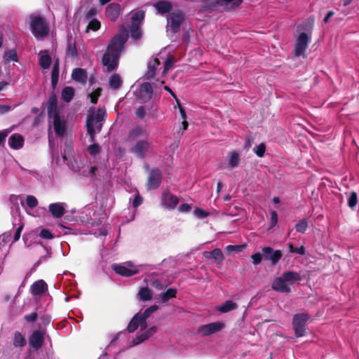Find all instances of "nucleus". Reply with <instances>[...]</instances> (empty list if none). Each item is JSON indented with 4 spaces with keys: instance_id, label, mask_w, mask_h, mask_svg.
<instances>
[{
    "instance_id": "obj_1",
    "label": "nucleus",
    "mask_w": 359,
    "mask_h": 359,
    "mask_svg": "<svg viewBox=\"0 0 359 359\" xmlns=\"http://www.w3.org/2000/svg\"><path fill=\"white\" fill-rule=\"evenodd\" d=\"M127 39V30L121 28L109 42L102 57V65L107 67L108 72H111L118 67V59Z\"/></svg>"
},
{
    "instance_id": "obj_2",
    "label": "nucleus",
    "mask_w": 359,
    "mask_h": 359,
    "mask_svg": "<svg viewBox=\"0 0 359 359\" xmlns=\"http://www.w3.org/2000/svg\"><path fill=\"white\" fill-rule=\"evenodd\" d=\"M48 116L57 136H63L67 129V122L60 109L57 107V97L50 96L48 102Z\"/></svg>"
},
{
    "instance_id": "obj_3",
    "label": "nucleus",
    "mask_w": 359,
    "mask_h": 359,
    "mask_svg": "<svg viewBox=\"0 0 359 359\" xmlns=\"http://www.w3.org/2000/svg\"><path fill=\"white\" fill-rule=\"evenodd\" d=\"M105 116L104 109H95V107H90L88 109L86 126L91 142H94L95 134L101 130Z\"/></svg>"
},
{
    "instance_id": "obj_4",
    "label": "nucleus",
    "mask_w": 359,
    "mask_h": 359,
    "mask_svg": "<svg viewBox=\"0 0 359 359\" xmlns=\"http://www.w3.org/2000/svg\"><path fill=\"white\" fill-rule=\"evenodd\" d=\"M300 280L301 277L298 273L286 271L281 276L273 280L271 287L275 291L288 293L291 291V286Z\"/></svg>"
},
{
    "instance_id": "obj_5",
    "label": "nucleus",
    "mask_w": 359,
    "mask_h": 359,
    "mask_svg": "<svg viewBox=\"0 0 359 359\" xmlns=\"http://www.w3.org/2000/svg\"><path fill=\"white\" fill-rule=\"evenodd\" d=\"M158 309V306L153 305L148 309H147L144 313H137L133 319L130 320L128 326V331L129 332H133L135 330H137L139 327H140V331L142 332L147 327V319L149 317V316L156 311Z\"/></svg>"
},
{
    "instance_id": "obj_6",
    "label": "nucleus",
    "mask_w": 359,
    "mask_h": 359,
    "mask_svg": "<svg viewBox=\"0 0 359 359\" xmlns=\"http://www.w3.org/2000/svg\"><path fill=\"white\" fill-rule=\"evenodd\" d=\"M30 29L37 39L45 37L49 32L48 25L46 20L37 15L30 16Z\"/></svg>"
},
{
    "instance_id": "obj_7",
    "label": "nucleus",
    "mask_w": 359,
    "mask_h": 359,
    "mask_svg": "<svg viewBox=\"0 0 359 359\" xmlns=\"http://www.w3.org/2000/svg\"><path fill=\"white\" fill-rule=\"evenodd\" d=\"M161 60L164 62V69L162 73L163 75L165 74L167 71L172 68L175 63V59L172 56H169L167 58L161 57V55L156 56L149 62L148 71L146 74V76L148 79L152 78L155 76L156 70L157 67L161 65Z\"/></svg>"
},
{
    "instance_id": "obj_8",
    "label": "nucleus",
    "mask_w": 359,
    "mask_h": 359,
    "mask_svg": "<svg viewBox=\"0 0 359 359\" xmlns=\"http://www.w3.org/2000/svg\"><path fill=\"white\" fill-rule=\"evenodd\" d=\"M112 269L122 276H131L138 273L143 269V265H135L133 262H126L121 264H114Z\"/></svg>"
},
{
    "instance_id": "obj_9",
    "label": "nucleus",
    "mask_w": 359,
    "mask_h": 359,
    "mask_svg": "<svg viewBox=\"0 0 359 359\" xmlns=\"http://www.w3.org/2000/svg\"><path fill=\"white\" fill-rule=\"evenodd\" d=\"M308 319L307 314L301 313L294 316L292 325L296 337H299L304 334Z\"/></svg>"
},
{
    "instance_id": "obj_10",
    "label": "nucleus",
    "mask_w": 359,
    "mask_h": 359,
    "mask_svg": "<svg viewBox=\"0 0 359 359\" xmlns=\"http://www.w3.org/2000/svg\"><path fill=\"white\" fill-rule=\"evenodd\" d=\"M153 95V89L150 83H144L140 85L137 90L136 96L137 99L140 102H146L149 101Z\"/></svg>"
},
{
    "instance_id": "obj_11",
    "label": "nucleus",
    "mask_w": 359,
    "mask_h": 359,
    "mask_svg": "<svg viewBox=\"0 0 359 359\" xmlns=\"http://www.w3.org/2000/svg\"><path fill=\"white\" fill-rule=\"evenodd\" d=\"M310 41V36L306 33H301L297 39L294 47V54L296 56L304 55Z\"/></svg>"
},
{
    "instance_id": "obj_12",
    "label": "nucleus",
    "mask_w": 359,
    "mask_h": 359,
    "mask_svg": "<svg viewBox=\"0 0 359 359\" xmlns=\"http://www.w3.org/2000/svg\"><path fill=\"white\" fill-rule=\"evenodd\" d=\"M184 20V17L182 13H172L168 18V30L172 32H177Z\"/></svg>"
},
{
    "instance_id": "obj_13",
    "label": "nucleus",
    "mask_w": 359,
    "mask_h": 359,
    "mask_svg": "<svg viewBox=\"0 0 359 359\" xmlns=\"http://www.w3.org/2000/svg\"><path fill=\"white\" fill-rule=\"evenodd\" d=\"M224 324L221 322H215L201 326L198 332L201 335L208 336L222 330Z\"/></svg>"
},
{
    "instance_id": "obj_14",
    "label": "nucleus",
    "mask_w": 359,
    "mask_h": 359,
    "mask_svg": "<svg viewBox=\"0 0 359 359\" xmlns=\"http://www.w3.org/2000/svg\"><path fill=\"white\" fill-rule=\"evenodd\" d=\"M264 257L271 262L272 265H275L282 257V252L279 250H274L271 247H264L262 248Z\"/></svg>"
},
{
    "instance_id": "obj_15",
    "label": "nucleus",
    "mask_w": 359,
    "mask_h": 359,
    "mask_svg": "<svg viewBox=\"0 0 359 359\" xmlns=\"http://www.w3.org/2000/svg\"><path fill=\"white\" fill-rule=\"evenodd\" d=\"M179 203V200L177 196L172 194L168 191H165L162 194V206L166 209L172 210L174 209Z\"/></svg>"
},
{
    "instance_id": "obj_16",
    "label": "nucleus",
    "mask_w": 359,
    "mask_h": 359,
    "mask_svg": "<svg viewBox=\"0 0 359 359\" xmlns=\"http://www.w3.org/2000/svg\"><path fill=\"white\" fill-rule=\"evenodd\" d=\"M121 13V6L118 4H109L105 11L106 17L111 21H115Z\"/></svg>"
},
{
    "instance_id": "obj_17",
    "label": "nucleus",
    "mask_w": 359,
    "mask_h": 359,
    "mask_svg": "<svg viewBox=\"0 0 359 359\" xmlns=\"http://www.w3.org/2000/svg\"><path fill=\"white\" fill-rule=\"evenodd\" d=\"M157 330L156 326H152L149 329L147 330L144 332L138 333L136 338H135L133 341L131 346H135L140 344L141 342L145 341L152 335H154Z\"/></svg>"
},
{
    "instance_id": "obj_18",
    "label": "nucleus",
    "mask_w": 359,
    "mask_h": 359,
    "mask_svg": "<svg viewBox=\"0 0 359 359\" xmlns=\"http://www.w3.org/2000/svg\"><path fill=\"white\" fill-rule=\"evenodd\" d=\"M161 181V172L157 169L151 170L149 176L148 188L150 189H156L160 185Z\"/></svg>"
},
{
    "instance_id": "obj_19",
    "label": "nucleus",
    "mask_w": 359,
    "mask_h": 359,
    "mask_svg": "<svg viewBox=\"0 0 359 359\" xmlns=\"http://www.w3.org/2000/svg\"><path fill=\"white\" fill-rule=\"evenodd\" d=\"M43 333L40 331H34L29 338V346L34 348L35 350H38L41 348L43 342Z\"/></svg>"
},
{
    "instance_id": "obj_20",
    "label": "nucleus",
    "mask_w": 359,
    "mask_h": 359,
    "mask_svg": "<svg viewBox=\"0 0 359 359\" xmlns=\"http://www.w3.org/2000/svg\"><path fill=\"white\" fill-rule=\"evenodd\" d=\"M72 77L74 81L81 83H85L88 79L86 71L81 68L74 69L72 72Z\"/></svg>"
},
{
    "instance_id": "obj_21",
    "label": "nucleus",
    "mask_w": 359,
    "mask_h": 359,
    "mask_svg": "<svg viewBox=\"0 0 359 359\" xmlns=\"http://www.w3.org/2000/svg\"><path fill=\"white\" fill-rule=\"evenodd\" d=\"M148 147L149 143L147 141H140L133 148V152L139 157L142 158L144 156Z\"/></svg>"
},
{
    "instance_id": "obj_22",
    "label": "nucleus",
    "mask_w": 359,
    "mask_h": 359,
    "mask_svg": "<svg viewBox=\"0 0 359 359\" xmlns=\"http://www.w3.org/2000/svg\"><path fill=\"white\" fill-rule=\"evenodd\" d=\"M203 256L207 259H213L219 263L222 262L224 259L222 252L219 248H215L212 251H205L203 252Z\"/></svg>"
},
{
    "instance_id": "obj_23",
    "label": "nucleus",
    "mask_w": 359,
    "mask_h": 359,
    "mask_svg": "<svg viewBox=\"0 0 359 359\" xmlns=\"http://www.w3.org/2000/svg\"><path fill=\"white\" fill-rule=\"evenodd\" d=\"M72 151V149L71 147H69L67 151H65L62 158L64 161H67V165L72 170L74 171H78L79 170V166L77 165L76 161L70 156Z\"/></svg>"
},
{
    "instance_id": "obj_24",
    "label": "nucleus",
    "mask_w": 359,
    "mask_h": 359,
    "mask_svg": "<svg viewBox=\"0 0 359 359\" xmlns=\"http://www.w3.org/2000/svg\"><path fill=\"white\" fill-rule=\"evenodd\" d=\"M47 289V285L43 280L34 282L31 286V292L34 295L41 294Z\"/></svg>"
},
{
    "instance_id": "obj_25",
    "label": "nucleus",
    "mask_w": 359,
    "mask_h": 359,
    "mask_svg": "<svg viewBox=\"0 0 359 359\" xmlns=\"http://www.w3.org/2000/svg\"><path fill=\"white\" fill-rule=\"evenodd\" d=\"M24 140L20 135H12L8 139L10 147L14 149H18L23 146Z\"/></svg>"
},
{
    "instance_id": "obj_26",
    "label": "nucleus",
    "mask_w": 359,
    "mask_h": 359,
    "mask_svg": "<svg viewBox=\"0 0 359 359\" xmlns=\"http://www.w3.org/2000/svg\"><path fill=\"white\" fill-rule=\"evenodd\" d=\"M49 210L55 217H61L65 214V208L62 203H51L49 206Z\"/></svg>"
},
{
    "instance_id": "obj_27",
    "label": "nucleus",
    "mask_w": 359,
    "mask_h": 359,
    "mask_svg": "<svg viewBox=\"0 0 359 359\" xmlns=\"http://www.w3.org/2000/svg\"><path fill=\"white\" fill-rule=\"evenodd\" d=\"M154 6L157 10L158 13L161 15L169 13L172 8L171 4L165 1L156 2L154 4Z\"/></svg>"
},
{
    "instance_id": "obj_28",
    "label": "nucleus",
    "mask_w": 359,
    "mask_h": 359,
    "mask_svg": "<svg viewBox=\"0 0 359 359\" xmlns=\"http://www.w3.org/2000/svg\"><path fill=\"white\" fill-rule=\"evenodd\" d=\"M238 308L236 303L231 300L226 301L224 304L217 306V310L220 313H227L229 311L235 310Z\"/></svg>"
},
{
    "instance_id": "obj_29",
    "label": "nucleus",
    "mask_w": 359,
    "mask_h": 359,
    "mask_svg": "<svg viewBox=\"0 0 359 359\" xmlns=\"http://www.w3.org/2000/svg\"><path fill=\"white\" fill-rule=\"evenodd\" d=\"M51 58L46 50L39 53V65L41 68L46 69L50 67Z\"/></svg>"
},
{
    "instance_id": "obj_30",
    "label": "nucleus",
    "mask_w": 359,
    "mask_h": 359,
    "mask_svg": "<svg viewBox=\"0 0 359 359\" xmlns=\"http://www.w3.org/2000/svg\"><path fill=\"white\" fill-rule=\"evenodd\" d=\"M144 18V12L142 11H138L134 13L132 15V24L133 27H140Z\"/></svg>"
},
{
    "instance_id": "obj_31",
    "label": "nucleus",
    "mask_w": 359,
    "mask_h": 359,
    "mask_svg": "<svg viewBox=\"0 0 359 359\" xmlns=\"http://www.w3.org/2000/svg\"><path fill=\"white\" fill-rule=\"evenodd\" d=\"M152 291L147 287H141L138 292L137 296L140 300L148 301L152 298Z\"/></svg>"
},
{
    "instance_id": "obj_32",
    "label": "nucleus",
    "mask_w": 359,
    "mask_h": 359,
    "mask_svg": "<svg viewBox=\"0 0 359 359\" xmlns=\"http://www.w3.org/2000/svg\"><path fill=\"white\" fill-rule=\"evenodd\" d=\"M243 0H220L219 4L226 10H230L238 6Z\"/></svg>"
},
{
    "instance_id": "obj_33",
    "label": "nucleus",
    "mask_w": 359,
    "mask_h": 359,
    "mask_svg": "<svg viewBox=\"0 0 359 359\" xmlns=\"http://www.w3.org/2000/svg\"><path fill=\"white\" fill-rule=\"evenodd\" d=\"M176 289L170 288L160 294V299L162 302L165 303L168 302L170 299L174 298L176 296Z\"/></svg>"
},
{
    "instance_id": "obj_34",
    "label": "nucleus",
    "mask_w": 359,
    "mask_h": 359,
    "mask_svg": "<svg viewBox=\"0 0 359 359\" xmlns=\"http://www.w3.org/2000/svg\"><path fill=\"white\" fill-rule=\"evenodd\" d=\"M122 83L121 79L119 75L114 74L109 80V85L113 89L118 88Z\"/></svg>"
},
{
    "instance_id": "obj_35",
    "label": "nucleus",
    "mask_w": 359,
    "mask_h": 359,
    "mask_svg": "<svg viewBox=\"0 0 359 359\" xmlns=\"http://www.w3.org/2000/svg\"><path fill=\"white\" fill-rule=\"evenodd\" d=\"M74 95V90L72 87H66L63 89L62 93V99L66 102L72 100Z\"/></svg>"
},
{
    "instance_id": "obj_36",
    "label": "nucleus",
    "mask_w": 359,
    "mask_h": 359,
    "mask_svg": "<svg viewBox=\"0 0 359 359\" xmlns=\"http://www.w3.org/2000/svg\"><path fill=\"white\" fill-rule=\"evenodd\" d=\"M240 160L239 154L236 151H232L229 154V165L231 168L238 165Z\"/></svg>"
},
{
    "instance_id": "obj_37",
    "label": "nucleus",
    "mask_w": 359,
    "mask_h": 359,
    "mask_svg": "<svg viewBox=\"0 0 359 359\" xmlns=\"http://www.w3.org/2000/svg\"><path fill=\"white\" fill-rule=\"evenodd\" d=\"M26 344L25 337L20 332H16L14 336L13 345L16 347L24 346Z\"/></svg>"
},
{
    "instance_id": "obj_38",
    "label": "nucleus",
    "mask_w": 359,
    "mask_h": 359,
    "mask_svg": "<svg viewBox=\"0 0 359 359\" xmlns=\"http://www.w3.org/2000/svg\"><path fill=\"white\" fill-rule=\"evenodd\" d=\"M88 21V24L87 26V31H97L100 28V22L96 18H92L90 20H87Z\"/></svg>"
},
{
    "instance_id": "obj_39",
    "label": "nucleus",
    "mask_w": 359,
    "mask_h": 359,
    "mask_svg": "<svg viewBox=\"0 0 359 359\" xmlns=\"http://www.w3.org/2000/svg\"><path fill=\"white\" fill-rule=\"evenodd\" d=\"M101 91H102L101 88H93L92 91H90L88 93V97H90L92 103H93V104L97 103V99L101 94Z\"/></svg>"
},
{
    "instance_id": "obj_40",
    "label": "nucleus",
    "mask_w": 359,
    "mask_h": 359,
    "mask_svg": "<svg viewBox=\"0 0 359 359\" xmlns=\"http://www.w3.org/2000/svg\"><path fill=\"white\" fill-rule=\"evenodd\" d=\"M4 59L6 63L11 61L17 62L18 55L16 51L15 50H10L7 51L4 56Z\"/></svg>"
},
{
    "instance_id": "obj_41",
    "label": "nucleus",
    "mask_w": 359,
    "mask_h": 359,
    "mask_svg": "<svg viewBox=\"0 0 359 359\" xmlns=\"http://www.w3.org/2000/svg\"><path fill=\"white\" fill-rule=\"evenodd\" d=\"M144 133V130L141 127H136L132 130L129 135V139L134 140Z\"/></svg>"
},
{
    "instance_id": "obj_42",
    "label": "nucleus",
    "mask_w": 359,
    "mask_h": 359,
    "mask_svg": "<svg viewBox=\"0 0 359 359\" xmlns=\"http://www.w3.org/2000/svg\"><path fill=\"white\" fill-rule=\"evenodd\" d=\"M25 203L26 205L31 209H33L38 205V201L36 198L32 195L27 196Z\"/></svg>"
},
{
    "instance_id": "obj_43",
    "label": "nucleus",
    "mask_w": 359,
    "mask_h": 359,
    "mask_svg": "<svg viewBox=\"0 0 359 359\" xmlns=\"http://www.w3.org/2000/svg\"><path fill=\"white\" fill-rule=\"evenodd\" d=\"M308 228V223L305 219H302L297 222L295 225V229L297 232L304 233Z\"/></svg>"
},
{
    "instance_id": "obj_44",
    "label": "nucleus",
    "mask_w": 359,
    "mask_h": 359,
    "mask_svg": "<svg viewBox=\"0 0 359 359\" xmlns=\"http://www.w3.org/2000/svg\"><path fill=\"white\" fill-rule=\"evenodd\" d=\"M141 34L142 32L140 29V27H133V25H131L130 36L133 39H138L141 36Z\"/></svg>"
},
{
    "instance_id": "obj_45",
    "label": "nucleus",
    "mask_w": 359,
    "mask_h": 359,
    "mask_svg": "<svg viewBox=\"0 0 359 359\" xmlns=\"http://www.w3.org/2000/svg\"><path fill=\"white\" fill-rule=\"evenodd\" d=\"M243 248H244V245H227L225 248V250L228 253H231L233 252H241Z\"/></svg>"
},
{
    "instance_id": "obj_46",
    "label": "nucleus",
    "mask_w": 359,
    "mask_h": 359,
    "mask_svg": "<svg viewBox=\"0 0 359 359\" xmlns=\"http://www.w3.org/2000/svg\"><path fill=\"white\" fill-rule=\"evenodd\" d=\"M194 214L196 217L199 219H203L208 216L210 215V212L205 211L201 208H196L194 211Z\"/></svg>"
},
{
    "instance_id": "obj_47",
    "label": "nucleus",
    "mask_w": 359,
    "mask_h": 359,
    "mask_svg": "<svg viewBox=\"0 0 359 359\" xmlns=\"http://www.w3.org/2000/svg\"><path fill=\"white\" fill-rule=\"evenodd\" d=\"M151 285L158 290H161L166 287V284L163 283L161 280L156 278L151 283Z\"/></svg>"
},
{
    "instance_id": "obj_48",
    "label": "nucleus",
    "mask_w": 359,
    "mask_h": 359,
    "mask_svg": "<svg viewBox=\"0 0 359 359\" xmlns=\"http://www.w3.org/2000/svg\"><path fill=\"white\" fill-rule=\"evenodd\" d=\"M266 149L265 144L264 143L259 144L258 146L254 148V151L259 157H262L264 154Z\"/></svg>"
},
{
    "instance_id": "obj_49",
    "label": "nucleus",
    "mask_w": 359,
    "mask_h": 359,
    "mask_svg": "<svg viewBox=\"0 0 359 359\" xmlns=\"http://www.w3.org/2000/svg\"><path fill=\"white\" fill-rule=\"evenodd\" d=\"M100 10L96 8H90L86 14V20L95 18L94 17L100 13Z\"/></svg>"
},
{
    "instance_id": "obj_50",
    "label": "nucleus",
    "mask_w": 359,
    "mask_h": 359,
    "mask_svg": "<svg viewBox=\"0 0 359 359\" xmlns=\"http://www.w3.org/2000/svg\"><path fill=\"white\" fill-rule=\"evenodd\" d=\"M289 251L290 252L297 253L301 255L305 254V248L303 246H300L299 248H294L292 245H290Z\"/></svg>"
},
{
    "instance_id": "obj_51",
    "label": "nucleus",
    "mask_w": 359,
    "mask_h": 359,
    "mask_svg": "<svg viewBox=\"0 0 359 359\" xmlns=\"http://www.w3.org/2000/svg\"><path fill=\"white\" fill-rule=\"evenodd\" d=\"M357 202H358L357 194H356V193L353 192L348 198V204L349 207L353 208L356 205Z\"/></svg>"
},
{
    "instance_id": "obj_52",
    "label": "nucleus",
    "mask_w": 359,
    "mask_h": 359,
    "mask_svg": "<svg viewBox=\"0 0 359 359\" xmlns=\"http://www.w3.org/2000/svg\"><path fill=\"white\" fill-rule=\"evenodd\" d=\"M59 74V65L58 62L56 61L53 65V71H52V82L54 83L55 80L57 79Z\"/></svg>"
},
{
    "instance_id": "obj_53",
    "label": "nucleus",
    "mask_w": 359,
    "mask_h": 359,
    "mask_svg": "<svg viewBox=\"0 0 359 359\" xmlns=\"http://www.w3.org/2000/svg\"><path fill=\"white\" fill-rule=\"evenodd\" d=\"M88 151L95 156L100 152V147L97 144H93L88 147Z\"/></svg>"
},
{
    "instance_id": "obj_54",
    "label": "nucleus",
    "mask_w": 359,
    "mask_h": 359,
    "mask_svg": "<svg viewBox=\"0 0 359 359\" xmlns=\"http://www.w3.org/2000/svg\"><path fill=\"white\" fill-rule=\"evenodd\" d=\"M278 222V214L276 211L271 212L270 229L274 227Z\"/></svg>"
},
{
    "instance_id": "obj_55",
    "label": "nucleus",
    "mask_w": 359,
    "mask_h": 359,
    "mask_svg": "<svg viewBox=\"0 0 359 359\" xmlns=\"http://www.w3.org/2000/svg\"><path fill=\"white\" fill-rule=\"evenodd\" d=\"M146 107H139L135 111L136 116L140 118H143L146 116Z\"/></svg>"
},
{
    "instance_id": "obj_56",
    "label": "nucleus",
    "mask_w": 359,
    "mask_h": 359,
    "mask_svg": "<svg viewBox=\"0 0 359 359\" xmlns=\"http://www.w3.org/2000/svg\"><path fill=\"white\" fill-rule=\"evenodd\" d=\"M251 258L252 259V263L255 265H257V264H259L262 262V257L259 252H257V253L253 254L251 256Z\"/></svg>"
},
{
    "instance_id": "obj_57",
    "label": "nucleus",
    "mask_w": 359,
    "mask_h": 359,
    "mask_svg": "<svg viewBox=\"0 0 359 359\" xmlns=\"http://www.w3.org/2000/svg\"><path fill=\"white\" fill-rule=\"evenodd\" d=\"M177 104L178 105V108H179V111H180L181 118L182 119V121H187L186 120L187 119L186 111L184 109V108L182 107V105L180 104V102L179 100H177Z\"/></svg>"
},
{
    "instance_id": "obj_58",
    "label": "nucleus",
    "mask_w": 359,
    "mask_h": 359,
    "mask_svg": "<svg viewBox=\"0 0 359 359\" xmlns=\"http://www.w3.org/2000/svg\"><path fill=\"white\" fill-rule=\"evenodd\" d=\"M40 236L46 239H51L53 237L52 233L47 229H42L40 232Z\"/></svg>"
},
{
    "instance_id": "obj_59",
    "label": "nucleus",
    "mask_w": 359,
    "mask_h": 359,
    "mask_svg": "<svg viewBox=\"0 0 359 359\" xmlns=\"http://www.w3.org/2000/svg\"><path fill=\"white\" fill-rule=\"evenodd\" d=\"M23 229V225L20 224L16 229L15 233L13 236V241L15 242L18 241L20 238L21 232Z\"/></svg>"
},
{
    "instance_id": "obj_60",
    "label": "nucleus",
    "mask_w": 359,
    "mask_h": 359,
    "mask_svg": "<svg viewBox=\"0 0 359 359\" xmlns=\"http://www.w3.org/2000/svg\"><path fill=\"white\" fill-rule=\"evenodd\" d=\"M142 203V198L139 195L137 194L133 201V206L134 208H137L139 205H140Z\"/></svg>"
},
{
    "instance_id": "obj_61",
    "label": "nucleus",
    "mask_w": 359,
    "mask_h": 359,
    "mask_svg": "<svg viewBox=\"0 0 359 359\" xmlns=\"http://www.w3.org/2000/svg\"><path fill=\"white\" fill-rule=\"evenodd\" d=\"M37 318V314L35 312L32 313L29 315H27L25 316V319L29 323H33L36 320Z\"/></svg>"
},
{
    "instance_id": "obj_62",
    "label": "nucleus",
    "mask_w": 359,
    "mask_h": 359,
    "mask_svg": "<svg viewBox=\"0 0 359 359\" xmlns=\"http://www.w3.org/2000/svg\"><path fill=\"white\" fill-rule=\"evenodd\" d=\"M191 209V207L190 205L187 204V203H184V204H182L180 207H179V210L180 212H187L189 211H190Z\"/></svg>"
},
{
    "instance_id": "obj_63",
    "label": "nucleus",
    "mask_w": 359,
    "mask_h": 359,
    "mask_svg": "<svg viewBox=\"0 0 359 359\" xmlns=\"http://www.w3.org/2000/svg\"><path fill=\"white\" fill-rule=\"evenodd\" d=\"M67 54L72 57H74L76 55V49L74 46H69L68 50H67Z\"/></svg>"
},
{
    "instance_id": "obj_64",
    "label": "nucleus",
    "mask_w": 359,
    "mask_h": 359,
    "mask_svg": "<svg viewBox=\"0 0 359 359\" xmlns=\"http://www.w3.org/2000/svg\"><path fill=\"white\" fill-rule=\"evenodd\" d=\"M333 15H334V12H333V11H329V12L327 13V15H326V16L325 17V18H324V22H325V23H327V22H328V20H330V18L331 17H332V16H333Z\"/></svg>"
}]
</instances>
